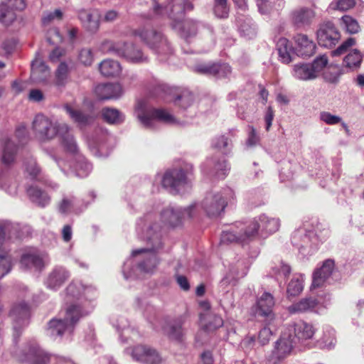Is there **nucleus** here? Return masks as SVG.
Listing matches in <instances>:
<instances>
[{
  "instance_id": "obj_40",
  "label": "nucleus",
  "mask_w": 364,
  "mask_h": 364,
  "mask_svg": "<svg viewBox=\"0 0 364 364\" xmlns=\"http://www.w3.org/2000/svg\"><path fill=\"white\" fill-rule=\"evenodd\" d=\"M260 224L261 232L272 234L277 232L280 226L279 219L269 218L266 215H261L257 218Z\"/></svg>"
},
{
  "instance_id": "obj_23",
  "label": "nucleus",
  "mask_w": 364,
  "mask_h": 364,
  "mask_svg": "<svg viewBox=\"0 0 364 364\" xmlns=\"http://www.w3.org/2000/svg\"><path fill=\"white\" fill-rule=\"evenodd\" d=\"M227 66L225 63L220 62L204 63L196 65L194 70L196 73L213 76L215 77H223L226 75Z\"/></svg>"
},
{
  "instance_id": "obj_47",
  "label": "nucleus",
  "mask_w": 364,
  "mask_h": 364,
  "mask_svg": "<svg viewBox=\"0 0 364 364\" xmlns=\"http://www.w3.org/2000/svg\"><path fill=\"white\" fill-rule=\"evenodd\" d=\"M284 0H257L258 11L261 14H267L270 13V9H264L263 6H267L268 4L271 6L272 11H278L284 6Z\"/></svg>"
},
{
  "instance_id": "obj_33",
  "label": "nucleus",
  "mask_w": 364,
  "mask_h": 364,
  "mask_svg": "<svg viewBox=\"0 0 364 364\" xmlns=\"http://www.w3.org/2000/svg\"><path fill=\"white\" fill-rule=\"evenodd\" d=\"M277 49L279 60L288 64L293 60L294 54L291 43L285 38H280L277 43Z\"/></svg>"
},
{
  "instance_id": "obj_19",
  "label": "nucleus",
  "mask_w": 364,
  "mask_h": 364,
  "mask_svg": "<svg viewBox=\"0 0 364 364\" xmlns=\"http://www.w3.org/2000/svg\"><path fill=\"white\" fill-rule=\"evenodd\" d=\"M25 350L26 352L22 353V355L18 356L21 362H28L31 364H47L50 360L48 354L36 344L31 345Z\"/></svg>"
},
{
  "instance_id": "obj_32",
  "label": "nucleus",
  "mask_w": 364,
  "mask_h": 364,
  "mask_svg": "<svg viewBox=\"0 0 364 364\" xmlns=\"http://www.w3.org/2000/svg\"><path fill=\"white\" fill-rule=\"evenodd\" d=\"M50 75L48 67L41 60L35 59L31 63V78L36 82H43Z\"/></svg>"
},
{
  "instance_id": "obj_59",
  "label": "nucleus",
  "mask_w": 364,
  "mask_h": 364,
  "mask_svg": "<svg viewBox=\"0 0 364 364\" xmlns=\"http://www.w3.org/2000/svg\"><path fill=\"white\" fill-rule=\"evenodd\" d=\"M328 64V58L326 55H323L318 58H316L311 66L314 70V74H316V77L318 76V73H320Z\"/></svg>"
},
{
  "instance_id": "obj_43",
  "label": "nucleus",
  "mask_w": 364,
  "mask_h": 364,
  "mask_svg": "<svg viewBox=\"0 0 364 364\" xmlns=\"http://www.w3.org/2000/svg\"><path fill=\"white\" fill-rule=\"evenodd\" d=\"M13 267V259L6 247H0V279L10 272Z\"/></svg>"
},
{
  "instance_id": "obj_49",
  "label": "nucleus",
  "mask_w": 364,
  "mask_h": 364,
  "mask_svg": "<svg viewBox=\"0 0 364 364\" xmlns=\"http://www.w3.org/2000/svg\"><path fill=\"white\" fill-rule=\"evenodd\" d=\"M68 65L64 62L60 63L55 71V84L58 86H64L68 82Z\"/></svg>"
},
{
  "instance_id": "obj_46",
  "label": "nucleus",
  "mask_w": 364,
  "mask_h": 364,
  "mask_svg": "<svg viewBox=\"0 0 364 364\" xmlns=\"http://www.w3.org/2000/svg\"><path fill=\"white\" fill-rule=\"evenodd\" d=\"M362 60L361 53L358 50L354 49L343 58V64L346 68L353 70L360 66Z\"/></svg>"
},
{
  "instance_id": "obj_11",
  "label": "nucleus",
  "mask_w": 364,
  "mask_h": 364,
  "mask_svg": "<svg viewBox=\"0 0 364 364\" xmlns=\"http://www.w3.org/2000/svg\"><path fill=\"white\" fill-rule=\"evenodd\" d=\"M260 224L257 218H253L247 225L242 222L229 225V242H243L254 238L258 233Z\"/></svg>"
},
{
  "instance_id": "obj_37",
  "label": "nucleus",
  "mask_w": 364,
  "mask_h": 364,
  "mask_svg": "<svg viewBox=\"0 0 364 364\" xmlns=\"http://www.w3.org/2000/svg\"><path fill=\"white\" fill-rule=\"evenodd\" d=\"M101 74L105 77L118 76L122 72V67L119 62L114 60H105L99 65Z\"/></svg>"
},
{
  "instance_id": "obj_29",
  "label": "nucleus",
  "mask_w": 364,
  "mask_h": 364,
  "mask_svg": "<svg viewBox=\"0 0 364 364\" xmlns=\"http://www.w3.org/2000/svg\"><path fill=\"white\" fill-rule=\"evenodd\" d=\"M63 109L70 118L80 127L90 124L94 120L92 115L85 114L69 104H65Z\"/></svg>"
},
{
  "instance_id": "obj_38",
  "label": "nucleus",
  "mask_w": 364,
  "mask_h": 364,
  "mask_svg": "<svg viewBox=\"0 0 364 364\" xmlns=\"http://www.w3.org/2000/svg\"><path fill=\"white\" fill-rule=\"evenodd\" d=\"M27 194L31 200L41 207L49 204L50 198L47 193L36 186H31L27 189Z\"/></svg>"
},
{
  "instance_id": "obj_61",
  "label": "nucleus",
  "mask_w": 364,
  "mask_h": 364,
  "mask_svg": "<svg viewBox=\"0 0 364 364\" xmlns=\"http://www.w3.org/2000/svg\"><path fill=\"white\" fill-rule=\"evenodd\" d=\"M79 60L85 65H90L93 62V54L90 48H83L80 51Z\"/></svg>"
},
{
  "instance_id": "obj_16",
  "label": "nucleus",
  "mask_w": 364,
  "mask_h": 364,
  "mask_svg": "<svg viewBox=\"0 0 364 364\" xmlns=\"http://www.w3.org/2000/svg\"><path fill=\"white\" fill-rule=\"evenodd\" d=\"M340 38L339 31L331 22L322 24L317 31L318 43L323 47L331 48L338 43Z\"/></svg>"
},
{
  "instance_id": "obj_25",
  "label": "nucleus",
  "mask_w": 364,
  "mask_h": 364,
  "mask_svg": "<svg viewBox=\"0 0 364 364\" xmlns=\"http://www.w3.org/2000/svg\"><path fill=\"white\" fill-rule=\"evenodd\" d=\"M293 23L298 28H303L311 24L315 17L314 10L306 7L294 9L291 14Z\"/></svg>"
},
{
  "instance_id": "obj_6",
  "label": "nucleus",
  "mask_w": 364,
  "mask_h": 364,
  "mask_svg": "<svg viewBox=\"0 0 364 364\" xmlns=\"http://www.w3.org/2000/svg\"><path fill=\"white\" fill-rule=\"evenodd\" d=\"M84 314L79 306H70L65 313L63 319L53 318L48 323V335L53 339L61 338L63 335H70L75 324Z\"/></svg>"
},
{
  "instance_id": "obj_22",
  "label": "nucleus",
  "mask_w": 364,
  "mask_h": 364,
  "mask_svg": "<svg viewBox=\"0 0 364 364\" xmlns=\"http://www.w3.org/2000/svg\"><path fill=\"white\" fill-rule=\"evenodd\" d=\"M295 343L296 341L291 338L290 333H284L275 344L272 357H275L277 360L284 358L290 354Z\"/></svg>"
},
{
  "instance_id": "obj_34",
  "label": "nucleus",
  "mask_w": 364,
  "mask_h": 364,
  "mask_svg": "<svg viewBox=\"0 0 364 364\" xmlns=\"http://www.w3.org/2000/svg\"><path fill=\"white\" fill-rule=\"evenodd\" d=\"M200 321L205 331H214L223 325V318L212 312L200 313Z\"/></svg>"
},
{
  "instance_id": "obj_45",
  "label": "nucleus",
  "mask_w": 364,
  "mask_h": 364,
  "mask_svg": "<svg viewBox=\"0 0 364 364\" xmlns=\"http://www.w3.org/2000/svg\"><path fill=\"white\" fill-rule=\"evenodd\" d=\"M102 116L105 122L112 124H120L124 119V114L114 108L105 107L102 109Z\"/></svg>"
},
{
  "instance_id": "obj_14",
  "label": "nucleus",
  "mask_w": 364,
  "mask_h": 364,
  "mask_svg": "<svg viewBox=\"0 0 364 364\" xmlns=\"http://www.w3.org/2000/svg\"><path fill=\"white\" fill-rule=\"evenodd\" d=\"M46 263V256L33 247L25 250L20 259L21 267L25 269L41 270Z\"/></svg>"
},
{
  "instance_id": "obj_12",
  "label": "nucleus",
  "mask_w": 364,
  "mask_h": 364,
  "mask_svg": "<svg viewBox=\"0 0 364 364\" xmlns=\"http://www.w3.org/2000/svg\"><path fill=\"white\" fill-rule=\"evenodd\" d=\"M132 358L144 364H160L163 359L159 352L154 348L143 345L136 346L126 350Z\"/></svg>"
},
{
  "instance_id": "obj_39",
  "label": "nucleus",
  "mask_w": 364,
  "mask_h": 364,
  "mask_svg": "<svg viewBox=\"0 0 364 364\" xmlns=\"http://www.w3.org/2000/svg\"><path fill=\"white\" fill-rule=\"evenodd\" d=\"M68 295L73 297L78 296L80 294L81 291L84 296L89 299H92L96 295V289L92 286H83L82 284H77L75 283H71L68 285L66 289Z\"/></svg>"
},
{
  "instance_id": "obj_63",
  "label": "nucleus",
  "mask_w": 364,
  "mask_h": 364,
  "mask_svg": "<svg viewBox=\"0 0 364 364\" xmlns=\"http://www.w3.org/2000/svg\"><path fill=\"white\" fill-rule=\"evenodd\" d=\"M259 140L260 139L256 132V129L253 127H250V132L246 141V145L248 147H253L259 144Z\"/></svg>"
},
{
  "instance_id": "obj_42",
  "label": "nucleus",
  "mask_w": 364,
  "mask_h": 364,
  "mask_svg": "<svg viewBox=\"0 0 364 364\" xmlns=\"http://www.w3.org/2000/svg\"><path fill=\"white\" fill-rule=\"evenodd\" d=\"M75 162L73 165V169L76 175L81 178L87 176L92 171V165L87 161L83 156L78 154L75 156Z\"/></svg>"
},
{
  "instance_id": "obj_62",
  "label": "nucleus",
  "mask_w": 364,
  "mask_h": 364,
  "mask_svg": "<svg viewBox=\"0 0 364 364\" xmlns=\"http://www.w3.org/2000/svg\"><path fill=\"white\" fill-rule=\"evenodd\" d=\"M320 119L327 124L334 125L341 122V118L337 115L331 114L328 112H322L320 113Z\"/></svg>"
},
{
  "instance_id": "obj_54",
  "label": "nucleus",
  "mask_w": 364,
  "mask_h": 364,
  "mask_svg": "<svg viewBox=\"0 0 364 364\" xmlns=\"http://www.w3.org/2000/svg\"><path fill=\"white\" fill-rule=\"evenodd\" d=\"M10 178L8 169L0 170V188L8 191L9 194H15L16 193V187L13 190H9Z\"/></svg>"
},
{
  "instance_id": "obj_51",
  "label": "nucleus",
  "mask_w": 364,
  "mask_h": 364,
  "mask_svg": "<svg viewBox=\"0 0 364 364\" xmlns=\"http://www.w3.org/2000/svg\"><path fill=\"white\" fill-rule=\"evenodd\" d=\"M355 4V0H334L329 4L328 8L333 11H346L353 9Z\"/></svg>"
},
{
  "instance_id": "obj_35",
  "label": "nucleus",
  "mask_w": 364,
  "mask_h": 364,
  "mask_svg": "<svg viewBox=\"0 0 364 364\" xmlns=\"http://www.w3.org/2000/svg\"><path fill=\"white\" fill-rule=\"evenodd\" d=\"M292 75L295 78L300 80H311L316 77L311 64L308 63H297L294 65Z\"/></svg>"
},
{
  "instance_id": "obj_26",
  "label": "nucleus",
  "mask_w": 364,
  "mask_h": 364,
  "mask_svg": "<svg viewBox=\"0 0 364 364\" xmlns=\"http://www.w3.org/2000/svg\"><path fill=\"white\" fill-rule=\"evenodd\" d=\"M236 25L240 33L247 38H252L257 35V26L248 16L238 14Z\"/></svg>"
},
{
  "instance_id": "obj_8",
  "label": "nucleus",
  "mask_w": 364,
  "mask_h": 364,
  "mask_svg": "<svg viewBox=\"0 0 364 364\" xmlns=\"http://www.w3.org/2000/svg\"><path fill=\"white\" fill-rule=\"evenodd\" d=\"M103 52L113 53L134 63H144L147 57L132 43L105 41L101 46Z\"/></svg>"
},
{
  "instance_id": "obj_30",
  "label": "nucleus",
  "mask_w": 364,
  "mask_h": 364,
  "mask_svg": "<svg viewBox=\"0 0 364 364\" xmlns=\"http://www.w3.org/2000/svg\"><path fill=\"white\" fill-rule=\"evenodd\" d=\"M182 18L176 21H173V27L176 29L181 37L188 40L189 38L195 36L198 31V24L196 21L187 19L181 22Z\"/></svg>"
},
{
  "instance_id": "obj_4",
  "label": "nucleus",
  "mask_w": 364,
  "mask_h": 364,
  "mask_svg": "<svg viewBox=\"0 0 364 364\" xmlns=\"http://www.w3.org/2000/svg\"><path fill=\"white\" fill-rule=\"evenodd\" d=\"M228 195L226 190L208 194L201 204L194 203L188 206V215L189 218L198 215L203 209L210 218H218L225 213V208L228 204Z\"/></svg>"
},
{
  "instance_id": "obj_50",
  "label": "nucleus",
  "mask_w": 364,
  "mask_h": 364,
  "mask_svg": "<svg viewBox=\"0 0 364 364\" xmlns=\"http://www.w3.org/2000/svg\"><path fill=\"white\" fill-rule=\"evenodd\" d=\"M303 290V278L301 276L294 277L287 287L289 296H295L299 295Z\"/></svg>"
},
{
  "instance_id": "obj_52",
  "label": "nucleus",
  "mask_w": 364,
  "mask_h": 364,
  "mask_svg": "<svg viewBox=\"0 0 364 364\" xmlns=\"http://www.w3.org/2000/svg\"><path fill=\"white\" fill-rule=\"evenodd\" d=\"M117 328L120 332V338H125L126 339L130 337L131 334L133 336L136 334V332L129 328L128 321L124 318H120L117 323Z\"/></svg>"
},
{
  "instance_id": "obj_58",
  "label": "nucleus",
  "mask_w": 364,
  "mask_h": 364,
  "mask_svg": "<svg viewBox=\"0 0 364 364\" xmlns=\"http://www.w3.org/2000/svg\"><path fill=\"white\" fill-rule=\"evenodd\" d=\"M335 344L334 331L332 329H327L323 333V337L321 339L320 346L323 348H330Z\"/></svg>"
},
{
  "instance_id": "obj_57",
  "label": "nucleus",
  "mask_w": 364,
  "mask_h": 364,
  "mask_svg": "<svg viewBox=\"0 0 364 364\" xmlns=\"http://www.w3.org/2000/svg\"><path fill=\"white\" fill-rule=\"evenodd\" d=\"M355 44V40L353 38H349L345 41L338 48L333 50L332 55L338 56L347 53L349 49Z\"/></svg>"
},
{
  "instance_id": "obj_64",
  "label": "nucleus",
  "mask_w": 364,
  "mask_h": 364,
  "mask_svg": "<svg viewBox=\"0 0 364 364\" xmlns=\"http://www.w3.org/2000/svg\"><path fill=\"white\" fill-rule=\"evenodd\" d=\"M272 336V330L268 327H264L260 330L258 335V340L261 345L264 346L267 344Z\"/></svg>"
},
{
  "instance_id": "obj_18",
  "label": "nucleus",
  "mask_w": 364,
  "mask_h": 364,
  "mask_svg": "<svg viewBox=\"0 0 364 364\" xmlns=\"http://www.w3.org/2000/svg\"><path fill=\"white\" fill-rule=\"evenodd\" d=\"M78 17L87 31L95 33L99 30L101 15L98 10L82 9L78 13Z\"/></svg>"
},
{
  "instance_id": "obj_9",
  "label": "nucleus",
  "mask_w": 364,
  "mask_h": 364,
  "mask_svg": "<svg viewBox=\"0 0 364 364\" xmlns=\"http://www.w3.org/2000/svg\"><path fill=\"white\" fill-rule=\"evenodd\" d=\"M26 136V127L21 125L16 129L15 139L9 137L2 139L1 141V160L3 164L9 166L14 162L18 147Z\"/></svg>"
},
{
  "instance_id": "obj_31",
  "label": "nucleus",
  "mask_w": 364,
  "mask_h": 364,
  "mask_svg": "<svg viewBox=\"0 0 364 364\" xmlns=\"http://www.w3.org/2000/svg\"><path fill=\"white\" fill-rule=\"evenodd\" d=\"M316 331L312 324L304 321H299L294 325V340L299 341L312 338Z\"/></svg>"
},
{
  "instance_id": "obj_53",
  "label": "nucleus",
  "mask_w": 364,
  "mask_h": 364,
  "mask_svg": "<svg viewBox=\"0 0 364 364\" xmlns=\"http://www.w3.org/2000/svg\"><path fill=\"white\" fill-rule=\"evenodd\" d=\"M75 198L73 196H64L58 205L60 213L67 214L70 213L75 205Z\"/></svg>"
},
{
  "instance_id": "obj_44",
  "label": "nucleus",
  "mask_w": 364,
  "mask_h": 364,
  "mask_svg": "<svg viewBox=\"0 0 364 364\" xmlns=\"http://www.w3.org/2000/svg\"><path fill=\"white\" fill-rule=\"evenodd\" d=\"M318 304L316 299L312 298L304 299L291 305L289 311L291 313H302L314 309Z\"/></svg>"
},
{
  "instance_id": "obj_56",
  "label": "nucleus",
  "mask_w": 364,
  "mask_h": 364,
  "mask_svg": "<svg viewBox=\"0 0 364 364\" xmlns=\"http://www.w3.org/2000/svg\"><path fill=\"white\" fill-rule=\"evenodd\" d=\"M214 14L218 18H225L228 16L227 0H214Z\"/></svg>"
},
{
  "instance_id": "obj_5",
  "label": "nucleus",
  "mask_w": 364,
  "mask_h": 364,
  "mask_svg": "<svg viewBox=\"0 0 364 364\" xmlns=\"http://www.w3.org/2000/svg\"><path fill=\"white\" fill-rule=\"evenodd\" d=\"M193 9V5L188 0H153L152 11L149 14L148 18L151 19L170 18L176 21L183 18L185 11Z\"/></svg>"
},
{
  "instance_id": "obj_2",
  "label": "nucleus",
  "mask_w": 364,
  "mask_h": 364,
  "mask_svg": "<svg viewBox=\"0 0 364 364\" xmlns=\"http://www.w3.org/2000/svg\"><path fill=\"white\" fill-rule=\"evenodd\" d=\"M33 129L36 137L41 142L48 141L59 135L62 144L67 151L77 153V146L72 134L69 133L70 127L65 123H59L43 114H37L33 122Z\"/></svg>"
},
{
  "instance_id": "obj_1",
  "label": "nucleus",
  "mask_w": 364,
  "mask_h": 364,
  "mask_svg": "<svg viewBox=\"0 0 364 364\" xmlns=\"http://www.w3.org/2000/svg\"><path fill=\"white\" fill-rule=\"evenodd\" d=\"M153 226H149L146 232L143 233V239L151 247L133 250L132 258L129 259L124 264L123 274L125 279L133 276L138 277L136 272L140 273L152 274L159 264L157 255L159 250L162 247L161 241V228L152 235Z\"/></svg>"
},
{
  "instance_id": "obj_10",
  "label": "nucleus",
  "mask_w": 364,
  "mask_h": 364,
  "mask_svg": "<svg viewBox=\"0 0 364 364\" xmlns=\"http://www.w3.org/2000/svg\"><path fill=\"white\" fill-rule=\"evenodd\" d=\"M135 114L140 122L146 128H153L158 122L172 124L173 117L163 109H151L147 110L143 102H139L136 106Z\"/></svg>"
},
{
  "instance_id": "obj_15",
  "label": "nucleus",
  "mask_w": 364,
  "mask_h": 364,
  "mask_svg": "<svg viewBox=\"0 0 364 364\" xmlns=\"http://www.w3.org/2000/svg\"><path fill=\"white\" fill-rule=\"evenodd\" d=\"M26 6L25 0H2L0 4V22L9 26L16 19V11L23 10Z\"/></svg>"
},
{
  "instance_id": "obj_20",
  "label": "nucleus",
  "mask_w": 364,
  "mask_h": 364,
  "mask_svg": "<svg viewBox=\"0 0 364 364\" xmlns=\"http://www.w3.org/2000/svg\"><path fill=\"white\" fill-rule=\"evenodd\" d=\"M274 306V297L268 292L263 293L257 301L258 314L264 318V321L268 325L272 323L275 320V316L272 312Z\"/></svg>"
},
{
  "instance_id": "obj_3",
  "label": "nucleus",
  "mask_w": 364,
  "mask_h": 364,
  "mask_svg": "<svg viewBox=\"0 0 364 364\" xmlns=\"http://www.w3.org/2000/svg\"><path fill=\"white\" fill-rule=\"evenodd\" d=\"M188 207L186 208H166L161 212L159 218L151 214L146 215L138 222L137 230L145 228V232H146L149 227L151 225L153 226L151 233L154 235L158 230L159 227H160L161 228V239L163 232L166 228L178 227L182 224L183 219L186 215L189 218L188 215Z\"/></svg>"
},
{
  "instance_id": "obj_28",
  "label": "nucleus",
  "mask_w": 364,
  "mask_h": 364,
  "mask_svg": "<svg viewBox=\"0 0 364 364\" xmlns=\"http://www.w3.org/2000/svg\"><path fill=\"white\" fill-rule=\"evenodd\" d=\"M296 44V51L298 55L310 57L315 53L316 45L308 36L304 34H298L295 36Z\"/></svg>"
},
{
  "instance_id": "obj_24",
  "label": "nucleus",
  "mask_w": 364,
  "mask_h": 364,
  "mask_svg": "<svg viewBox=\"0 0 364 364\" xmlns=\"http://www.w3.org/2000/svg\"><path fill=\"white\" fill-rule=\"evenodd\" d=\"M70 277L69 272L62 267H55L48 276L45 281L47 288L57 290Z\"/></svg>"
},
{
  "instance_id": "obj_17",
  "label": "nucleus",
  "mask_w": 364,
  "mask_h": 364,
  "mask_svg": "<svg viewBox=\"0 0 364 364\" xmlns=\"http://www.w3.org/2000/svg\"><path fill=\"white\" fill-rule=\"evenodd\" d=\"M187 183V176L182 169H173L165 173L162 185L171 192L176 193Z\"/></svg>"
},
{
  "instance_id": "obj_41",
  "label": "nucleus",
  "mask_w": 364,
  "mask_h": 364,
  "mask_svg": "<svg viewBox=\"0 0 364 364\" xmlns=\"http://www.w3.org/2000/svg\"><path fill=\"white\" fill-rule=\"evenodd\" d=\"M194 101L193 94L187 90H183L174 98L173 102L181 109L186 110L194 105Z\"/></svg>"
},
{
  "instance_id": "obj_13",
  "label": "nucleus",
  "mask_w": 364,
  "mask_h": 364,
  "mask_svg": "<svg viewBox=\"0 0 364 364\" xmlns=\"http://www.w3.org/2000/svg\"><path fill=\"white\" fill-rule=\"evenodd\" d=\"M30 313V306L26 302L20 301L13 304L9 317L12 321L13 328L16 334L18 335L20 330L28 325Z\"/></svg>"
},
{
  "instance_id": "obj_55",
  "label": "nucleus",
  "mask_w": 364,
  "mask_h": 364,
  "mask_svg": "<svg viewBox=\"0 0 364 364\" xmlns=\"http://www.w3.org/2000/svg\"><path fill=\"white\" fill-rule=\"evenodd\" d=\"M25 166L26 172L32 178L38 180L41 179V178H38L40 176L41 169L33 159H28V161H26Z\"/></svg>"
},
{
  "instance_id": "obj_48",
  "label": "nucleus",
  "mask_w": 364,
  "mask_h": 364,
  "mask_svg": "<svg viewBox=\"0 0 364 364\" xmlns=\"http://www.w3.org/2000/svg\"><path fill=\"white\" fill-rule=\"evenodd\" d=\"M341 26L350 34L358 33L360 31V26L358 21L349 15H345L341 18Z\"/></svg>"
},
{
  "instance_id": "obj_7",
  "label": "nucleus",
  "mask_w": 364,
  "mask_h": 364,
  "mask_svg": "<svg viewBox=\"0 0 364 364\" xmlns=\"http://www.w3.org/2000/svg\"><path fill=\"white\" fill-rule=\"evenodd\" d=\"M134 35L139 37L141 41L159 55L161 60H164L166 56L173 53L168 40L161 32L141 28L135 30Z\"/></svg>"
},
{
  "instance_id": "obj_36",
  "label": "nucleus",
  "mask_w": 364,
  "mask_h": 364,
  "mask_svg": "<svg viewBox=\"0 0 364 364\" xmlns=\"http://www.w3.org/2000/svg\"><path fill=\"white\" fill-rule=\"evenodd\" d=\"M18 225L7 221H0V247H5L4 242L8 239L20 237L18 234Z\"/></svg>"
},
{
  "instance_id": "obj_27",
  "label": "nucleus",
  "mask_w": 364,
  "mask_h": 364,
  "mask_svg": "<svg viewBox=\"0 0 364 364\" xmlns=\"http://www.w3.org/2000/svg\"><path fill=\"white\" fill-rule=\"evenodd\" d=\"M333 269V260L328 259L324 261L321 267L314 272L311 287L313 288L321 287L326 280L331 275Z\"/></svg>"
},
{
  "instance_id": "obj_60",
  "label": "nucleus",
  "mask_w": 364,
  "mask_h": 364,
  "mask_svg": "<svg viewBox=\"0 0 364 364\" xmlns=\"http://www.w3.org/2000/svg\"><path fill=\"white\" fill-rule=\"evenodd\" d=\"M167 333L170 338L178 341H181L183 335V329L180 324L170 326Z\"/></svg>"
},
{
  "instance_id": "obj_21",
  "label": "nucleus",
  "mask_w": 364,
  "mask_h": 364,
  "mask_svg": "<svg viewBox=\"0 0 364 364\" xmlns=\"http://www.w3.org/2000/svg\"><path fill=\"white\" fill-rule=\"evenodd\" d=\"M95 92L100 100H115L123 94V89L119 83H105L96 86Z\"/></svg>"
}]
</instances>
